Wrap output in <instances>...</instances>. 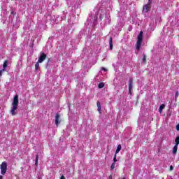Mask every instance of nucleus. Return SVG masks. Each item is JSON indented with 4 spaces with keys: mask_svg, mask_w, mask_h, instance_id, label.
Wrapping results in <instances>:
<instances>
[{
    "mask_svg": "<svg viewBox=\"0 0 179 179\" xmlns=\"http://www.w3.org/2000/svg\"><path fill=\"white\" fill-rule=\"evenodd\" d=\"M166 107V106L164 104H162L159 107V113L160 114H162V111H163V109Z\"/></svg>",
    "mask_w": 179,
    "mask_h": 179,
    "instance_id": "ddd939ff",
    "label": "nucleus"
},
{
    "mask_svg": "<svg viewBox=\"0 0 179 179\" xmlns=\"http://www.w3.org/2000/svg\"><path fill=\"white\" fill-rule=\"evenodd\" d=\"M103 17L106 19L107 23H110V11L108 10H99V14L94 18V22L99 19V20H103Z\"/></svg>",
    "mask_w": 179,
    "mask_h": 179,
    "instance_id": "f257e3e1",
    "label": "nucleus"
},
{
    "mask_svg": "<svg viewBox=\"0 0 179 179\" xmlns=\"http://www.w3.org/2000/svg\"><path fill=\"white\" fill-rule=\"evenodd\" d=\"M40 62H36V64H35V69L36 70V71H38V68L40 67Z\"/></svg>",
    "mask_w": 179,
    "mask_h": 179,
    "instance_id": "2eb2a0df",
    "label": "nucleus"
},
{
    "mask_svg": "<svg viewBox=\"0 0 179 179\" xmlns=\"http://www.w3.org/2000/svg\"><path fill=\"white\" fill-rule=\"evenodd\" d=\"M143 62H146V56H143Z\"/></svg>",
    "mask_w": 179,
    "mask_h": 179,
    "instance_id": "412c9836",
    "label": "nucleus"
},
{
    "mask_svg": "<svg viewBox=\"0 0 179 179\" xmlns=\"http://www.w3.org/2000/svg\"><path fill=\"white\" fill-rule=\"evenodd\" d=\"M45 58H47V55L44 53H41V56L38 58V62L41 64V62H43L44 59H45Z\"/></svg>",
    "mask_w": 179,
    "mask_h": 179,
    "instance_id": "39448f33",
    "label": "nucleus"
},
{
    "mask_svg": "<svg viewBox=\"0 0 179 179\" xmlns=\"http://www.w3.org/2000/svg\"><path fill=\"white\" fill-rule=\"evenodd\" d=\"M121 150V145H119L117 148V150L115 151V153L117 155V153H120V151Z\"/></svg>",
    "mask_w": 179,
    "mask_h": 179,
    "instance_id": "dca6fc26",
    "label": "nucleus"
},
{
    "mask_svg": "<svg viewBox=\"0 0 179 179\" xmlns=\"http://www.w3.org/2000/svg\"><path fill=\"white\" fill-rule=\"evenodd\" d=\"M98 87H99V89H103V87H104V83H100L99 84V85H98Z\"/></svg>",
    "mask_w": 179,
    "mask_h": 179,
    "instance_id": "f3484780",
    "label": "nucleus"
},
{
    "mask_svg": "<svg viewBox=\"0 0 179 179\" xmlns=\"http://www.w3.org/2000/svg\"><path fill=\"white\" fill-rule=\"evenodd\" d=\"M96 106L98 107V111L100 114H101V103H100V101H97L96 102Z\"/></svg>",
    "mask_w": 179,
    "mask_h": 179,
    "instance_id": "1a4fd4ad",
    "label": "nucleus"
},
{
    "mask_svg": "<svg viewBox=\"0 0 179 179\" xmlns=\"http://www.w3.org/2000/svg\"><path fill=\"white\" fill-rule=\"evenodd\" d=\"M109 179H113V176L110 175V176H109Z\"/></svg>",
    "mask_w": 179,
    "mask_h": 179,
    "instance_id": "bb28decb",
    "label": "nucleus"
},
{
    "mask_svg": "<svg viewBox=\"0 0 179 179\" xmlns=\"http://www.w3.org/2000/svg\"><path fill=\"white\" fill-rule=\"evenodd\" d=\"M19 106V96L17 95H15L14 96L13 103H12V107L10 110L11 115H16L17 113L16 112V110H17V106Z\"/></svg>",
    "mask_w": 179,
    "mask_h": 179,
    "instance_id": "f03ea898",
    "label": "nucleus"
},
{
    "mask_svg": "<svg viewBox=\"0 0 179 179\" xmlns=\"http://www.w3.org/2000/svg\"><path fill=\"white\" fill-rule=\"evenodd\" d=\"M109 47L110 50H113V38L110 37L109 39Z\"/></svg>",
    "mask_w": 179,
    "mask_h": 179,
    "instance_id": "9d476101",
    "label": "nucleus"
},
{
    "mask_svg": "<svg viewBox=\"0 0 179 179\" xmlns=\"http://www.w3.org/2000/svg\"><path fill=\"white\" fill-rule=\"evenodd\" d=\"M173 165H171V166H170V171H173Z\"/></svg>",
    "mask_w": 179,
    "mask_h": 179,
    "instance_id": "393cba45",
    "label": "nucleus"
},
{
    "mask_svg": "<svg viewBox=\"0 0 179 179\" xmlns=\"http://www.w3.org/2000/svg\"><path fill=\"white\" fill-rule=\"evenodd\" d=\"M101 69L102 71H104V72H107V69L102 67Z\"/></svg>",
    "mask_w": 179,
    "mask_h": 179,
    "instance_id": "5701e85b",
    "label": "nucleus"
},
{
    "mask_svg": "<svg viewBox=\"0 0 179 179\" xmlns=\"http://www.w3.org/2000/svg\"><path fill=\"white\" fill-rule=\"evenodd\" d=\"M35 165L38 166V155L36 156Z\"/></svg>",
    "mask_w": 179,
    "mask_h": 179,
    "instance_id": "a211bd4d",
    "label": "nucleus"
},
{
    "mask_svg": "<svg viewBox=\"0 0 179 179\" xmlns=\"http://www.w3.org/2000/svg\"><path fill=\"white\" fill-rule=\"evenodd\" d=\"M122 179H125V178H122Z\"/></svg>",
    "mask_w": 179,
    "mask_h": 179,
    "instance_id": "473e14b6",
    "label": "nucleus"
},
{
    "mask_svg": "<svg viewBox=\"0 0 179 179\" xmlns=\"http://www.w3.org/2000/svg\"><path fill=\"white\" fill-rule=\"evenodd\" d=\"M150 9V3L145 4L143 8V12H144V13H148Z\"/></svg>",
    "mask_w": 179,
    "mask_h": 179,
    "instance_id": "423d86ee",
    "label": "nucleus"
},
{
    "mask_svg": "<svg viewBox=\"0 0 179 179\" xmlns=\"http://www.w3.org/2000/svg\"><path fill=\"white\" fill-rule=\"evenodd\" d=\"M113 162H114V163H115V162H117V154H115V155H114Z\"/></svg>",
    "mask_w": 179,
    "mask_h": 179,
    "instance_id": "aec40b11",
    "label": "nucleus"
},
{
    "mask_svg": "<svg viewBox=\"0 0 179 179\" xmlns=\"http://www.w3.org/2000/svg\"><path fill=\"white\" fill-rule=\"evenodd\" d=\"M0 170L2 176H5V174H6V170H8V164H6V162H2L0 165Z\"/></svg>",
    "mask_w": 179,
    "mask_h": 179,
    "instance_id": "20e7f679",
    "label": "nucleus"
},
{
    "mask_svg": "<svg viewBox=\"0 0 179 179\" xmlns=\"http://www.w3.org/2000/svg\"><path fill=\"white\" fill-rule=\"evenodd\" d=\"M13 14V11H11V15Z\"/></svg>",
    "mask_w": 179,
    "mask_h": 179,
    "instance_id": "c85d7f7f",
    "label": "nucleus"
},
{
    "mask_svg": "<svg viewBox=\"0 0 179 179\" xmlns=\"http://www.w3.org/2000/svg\"><path fill=\"white\" fill-rule=\"evenodd\" d=\"M60 179H65V176H62L61 178H60Z\"/></svg>",
    "mask_w": 179,
    "mask_h": 179,
    "instance_id": "a878e982",
    "label": "nucleus"
},
{
    "mask_svg": "<svg viewBox=\"0 0 179 179\" xmlns=\"http://www.w3.org/2000/svg\"><path fill=\"white\" fill-rule=\"evenodd\" d=\"M61 118V116L59 114L57 113L55 116V124L58 127V124H59V120Z\"/></svg>",
    "mask_w": 179,
    "mask_h": 179,
    "instance_id": "6e6552de",
    "label": "nucleus"
},
{
    "mask_svg": "<svg viewBox=\"0 0 179 179\" xmlns=\"http://www.w3.org/2000/svg\"><path fill=\"white\" fill-rule=\"evenodd\" d=\"M137 45H136V49L139 50L141 48V46L142 45V41L143 40V32L141 31H140V34L138 36L137 38Z\"/></svg>",
    "mask_w": 179,
    "mask_h": 179,
    "instance_id": "7ed1b4c3",
    "label": "nucleus"
},
{
    "mask_svg": "<svg viewBox=\"0 0 179 179\" xmlns=\"http://www.w3.org/2000/svg\"><path fill=\"white\" fill-rule=\"evenodd\" d=\"M129 31H131V29H129Z\"/></svg>",
    "mask_w": 179,
    "mask_h": 179,
    "instance_id": "2f4dec72",
    "label": "nucleus"
},
{
    "mask_svg": "<svg viewBox=\"0 0 179 179\" xmlns=\"http://www.w3.org/2000/svg\"><path fill=\"white\" fill-rule=\"evenodd\" d=\"M38 179H41V178H38Z\"/></svg>",
    "mask_w": 179,
    "mask_h": 179,
    "instance_id": "c756f323",
    "label": "nucleus"
},
{
    "mask_svg": "<svg viewBox=\"0 0 179 179\" xmlns=\"http://www.w3.org/2000/svg\"><path fill=\"white\" fill-rule=\"evenodd\" d=\"M176 129H177V131H179V124L176 125Z\"/></svg>",
    "mask_w": 179,
    "mask_h": 179,
    "instance_id": "b1692460",
    "label": "nucleus"
},
{
    "mask_svg": "<svg viewBox=\"0 0 179 179\" xmlns=\"http://www.w3.org/2000/svg\"><path fill=\"white\" fill-rule=\"evenodd\" d=\"M175 143H176V146H178L179 145V136L176 137V138L175 139Z\"/></svg>",
    "mask_w": 179,
    "mask_h": 179,
    "instance_id": "4468645a",
    "label": "nucleus"
},
{
    "mask_svg": "<svg viewBox=\"0 0 179 179\" xmlns=\"http://www.w3.org/2000/svg\"><path fill=\"white\" fill-rule=\"evenodd\" d=\"M178 150V145H174L173 149V154L176 155V153H177Z\"/></svg>",
    "mask_w": 179,
    "mask_h": 179,
    "instance_id": "f8f14e48",
    "label": "nucleus"
},
{
    "mask_svg": "<svg viewBox=\"0 0 179 179\" xmlns=\"http://www.w3.org/2000/svg\"><path fill=\"white\" fill-rule=\"evenodd\" d=\"M178 96H179V93H178V92L177 91V92H176L175 98L177 99V97H178Z\"/></svg>",
    "mask_w": 179,
    "mask_h": 179,
    "instance_id": "4be33fe9",
    "label": "nucleus"
},
{
    "mask_svg": "<svg viewBox=\"0 0 179 179\" xmlns=\"http://www.w3.org/2000/svg\"><path fill=\"white\" fill-rule=\"evenodd\" d=\"M3 178V176H0V179H2Z\"/></svg>",
    "mask_w": 179,
    "mask_h": 179,
    "instance_id": "cd10ccee",
    "label": "nucleus"
},
{
    "mask_svg": "<svg viewBox=\"0 0 179 179\" xmlns=\"http://www.w3.org/2000/svg\"><path fill=\"white\" fill-rule=\"evenodd\" d=\"M6 66H8V61H5L3 64V69L0 71V76H2V73L5 72V69H6Z\"/></svg>",
    "mask_w": 179,
    "mask_h": 179,
    "instance_id": "0eeeda50",
    "label": "nucleus"
},
{
    "mask_svg": "<svg viewBox=\"0 0 179 179\" xmlns=\"http://www.w3.org/2000/svg\"><path fill=\"white\" fill-rule=\"evenodd\" d=\"M132 87H133V86H132V80H130L129 81V92L131 94V90H132Z\"/></svg>",
    "mask_w": 179,
    "mask_h": 179,
    "instance_id": "9b49d317",
    "label": "nucleus"
},
{
    "mask_svg": "<svg viewBox=\"0 0 179 179\" xmlns=\"http://www.w3.org/2000/svg\"><path fill=\"white\" fill-rule=\"evenodd\" d=\"M129 31H131V29H129Z\"/></svg>",
    "mask_w": 179,
    "mask_h": 179,
    "instance_id": "7c9ffc66",
    "label": "nucleus"
},
{
    "mask_svg": "<svg viewBox=\"0 0 179 179\" xmlns=\"http://www.w3.org/2000/svg\"><path fill=\"white\" fill-rule=\"evenodd\" d=\"M115 167V162H113L110 166L111 170H114Z\"/></svg>",
    "mask_w": 179,
    "mask_h": 179,
    "instance_id": "6ab92c4d",
    "label": "nucleus"
}]
</instances>
